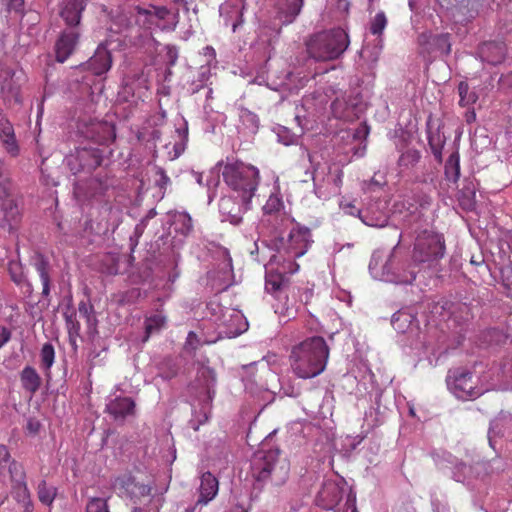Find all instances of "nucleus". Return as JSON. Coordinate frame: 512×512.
I'll list each match as a JSON object with an SVG mask.
<instances>
[{"label":"nucleus","instance_id":"47","mask_svg":"<svg viewBox=\"0 0 512 512\" xmlns=\"http://www.w3.org/2000/svg\"><path fill=\"white\" fill-rule=\"evenodd\" d=\"M17 463L11 460L10 452L4 444H0V471L8 468L11 476H13V470L16 469Z\"/></svg>","mask_w":512,"mask_h":512},{"label":"nucleus","instance_id":"25","mask_svg":"<svg viewBox=\"0 0 512 512\" xmlns=\"http://www.w3.org/2000/svg\"><path fill=\"white\" fill-rule=\"evenodd\" d=\"M33 266L37 271L42 283V296L46 299L50 296V263L49 260L41 253H37L33 258Z\"/></svg>","mask_w":512,"mask_h":512},{"label":"nucleus","instance_id":"51","mask_svg":"<svg viewBox=\"0 0 512 512\" xmlns=\"http://www.w3.org/2000/svg\"><path fill=\"white\" fill-rule=\"evenodd\" d=\"M10 193V177L4 163L0 160V196H8Z\"/></svg>","mask_w":512,"mask_h":512},{"label":"nucleus","instance_id":"53","mask_svg":"<svg viewBox=\"0 0 512 512\" xmlns=\"http://www.w3.org/2000/svg\"><path fill=\"white\" fill-rule=\"evenodd\" d=\"M431 505L433 512H452L451 507L446 499H440L438 497H431Z\"/></svg>","mask_w":512,"mask_h":512},{"label":"nucleus","instance_id":"11","mask_svg":"<svg viewBox=\"0 0 512 512\" xmlns=\"http://www.w3.org/2000/svg\"><path fill=\"white\" fill-rule=\"evenodd\" d=\"M105 412L117 423H124L127 418L136 414V403L128 396H110L107 399Z\"/></svg>","mask_w":512,"mask_h":512},{"label":"nucleus","instance_id":"29","mask_svg":"<svg viewBox=\"0 0 512 512\" xmlns=\"http://www.w3.org/2000/svg\"><path fill=\"white\" fill-rule=\"evenodd\" d=\"M225 330L223 333L228 338H234L245 332L248 328V323L244 319L243 315L239 312H232L229 319L224 320Z\"/></svg>","mask_w":512,"mask_h":512},{"label":"nucleus","instance_id":"37","mask_svg":"<svg viewBox=\"0 0 512 512\" xmlns=\"http://www.w3.org/2000/svg\"><path fill=\"white\" fill-rule=\"evenodd\" d=\"M445 177L448 181L456 183L460 177V156L458 151L453 152L447 159L444 167Z\"/></svg>","mask_w":512,"mask_h":512},{"label":"nucleus","instance_id":"1","mask_svg":"<svg viewBox=\"0 0 512 512\" xmlns=\"http://www.w3.org/2000/svg\"><path fill=\"white\" fill-rule=\"evenodd\" d=\"M312 242L310 229L300 225L292 228L287 237L275 235L269 240L268 247L275 253L266 265L265 289L278 301L290 291L287 273H293L299 267L294 260L303 256Z\"/></svg>","mask_w":512,"mask_h":512},{"label":"nucleus","instance_id":"57","mask_svg":"<svg viewBox=\"0 0 512 512\" xmlns=\"http://www.w3.org/2000/svg\"><path fill=\"white\" fill-rule=\"evenodd\" d=\"M218 173H214L212 171L209 172L208 175H206V178H205V186L208 188V190H212V189H215L218 184H219V176H218Z\"/></svg>","mask_w":512,"mask_h":512},{"label":"nucleus","instance_id":"44","mask_svg":"<svg viewBox=\"0 0 512 512\" xmlns=\"http://www.w3.org/2000/svg\"><path fill=\"white\" fill-rule=\"evenodd\" d=\"M37 494L42 504L50 506L57 495V489L53 486H48L46 481L43 480L38 484Z\"/></svg>","mask_w":512,"mask_h":512},{"label":"nucleus","instance_id":"10","mask_svg":"<svg viewBox=\"0 0 512 512\" xmlns=\"http://www.w3.org/2000/svg\"><path fill=\"white\" fill-rule=\"evenodd\" d=\"M102 163L99 150L94 148H76L64 158V165L73 175L81 172L90 173Z\"/></svg>","mask_w":512,"mask_h":512},{"label":"nucleus","instance_id":"21","mask_svg":"<svg viewBox=\"0 0 512 512\" xmlns=\"http://www.w3.org/2000/svg\"><path fill=\"white\" fill-rule=\"evenodd\" d=\"M112 66V56L106 45L100 44L94 55L87 61V68L95 75L105 74Z\"/></svg>","mask_w":512,"mask_h":512},{"label":"nucleus","instance_id":"15","mask_svg":"<svg viewBox=\"0 0 512 512\" xmlns=\"http://www.w3.org/2000/svg\"><path fill=\"white\" fill-rule=\"evenodd\" d=\"M344 481L326 480L318 492L319 505L327 510L333 509L343 497Z\"/></svg>","mask_w":512,"mask_h":512},{"label":"nucleus","instance_id":"14","mask_svg":"<svg viewBox=\"0 0 512 512\" xmlns=\"http://www.w3.org/2000/svg\"><path fill=\"white\" fill-rule=\"evenodd\" d=\"M113 485L121 496L130 498L135 504L141 498L149 496L151 492V488L148 485L137 483L131 476L118 477Z\"/></svg>","mask_w":512,"mask_h":512},{"label":"nucleus","instance_id":"28","mask_svg":"<svg viewBox=\"0 0 512 512\" xmlns=\"http://www.w3.org/2000/svg\"><path fill=\"white\" fill-rule=\"evenodd\" d=\"M78 312L86 321L88 336L94 338L98 334V319L94 306L89 300H82L78 304Z\"/></svg>","mask_w":512,"mask_h":512},{"label":"nucleus","instance_id":"61","mask_svg":"<svg viewBox=\"0 0 512 512\" xmlns=\"http://www.w3.org/2000/svg\"><path fill=\"white\" fill-rule=\"evenodd\" d=\"M463 194H464V198L462 200V204L467 209H473L474 205H475V201H474L475 191L474 190H468L467 191V195H466V192H463Z\"/></svg>","mask_w":512,"mask_h":512},{"label":"nucleus","instance_id":"33","mask_svg":"<svg viewBox=\"0 0 512 512\" xmlns=\"http://www.w3.org/2000/svg\"><path fill=\"white\" fill-rule=\"evenodd\" d=\"M172 223L174 231L184 237H187L193 231L192 218L187 212H174Z\"/></svg>","mask_w":512,"mask_h":512},{"label":"nucleus","instance_id":"38","mask_svg":"<svg viewBox=\"0 0 512 512\" xmlns=\"http://www.w3.org/2000/svg\"><path fill=\"white\" fill-rule=\"evenodd\" d=\"M8 272L11 280L17 286L27 285L31 288V284L28 282L26 275L24 273V267L20 260H10L8 263Z\"/></svg>","mask_w":512,"mask_h":512},{"label":"nucleus","instance_id":"27","mask_svg":"<svg viewBox=\"0 0 512 512\" xmlns=\"http://www.w3.org/2000/svg\"><path fill=\"white\" fill-rule=\"evenodd\" d=\"M217 493H218V480L210 472L204 473L201 477L198 503H202V505H206L217 495Z\"/></svg>","mask_w":512,"mask_h":512},{"label":"nucleus","instance_id":"5","mask_svg":"<svg viewBox=\"0 0 512 512\" xmlns=\"http://www.w3.org/2000/svg\"><path fill=\"white\" fill-rule=\"evenodd\" d=\"M224 182L237 197H243L244 203L251 202L259 182L260 172L257 167L240 160H227L221 170Z\"/></svg>","mask_w":512,"mask_h":512},{"label":"nucleus","instance_id":"39","mask_svg":"<svg viewBox=\"0 0 512 512\" xmlns=\"http://www.w3.org/2000/svg\"><path fill=\"white\" fill-rule=\"evenodd\" d=\"M331 111L337 119L349 120L353 116V107L348 104L345 98H336L331 103Z\"/></svg>","mask_w":512,"mask_h":512},{"label":"nucleus","instance_id":"7","mask_svg":"<svg viewBox=\"0 0 512 512\" xmlns=\"http://www.w3.org/2000/svg\"><path fill=\"white\" fill-rule=\"evenodd\" d=\"M280 450L273 448L258 451L251 462L253 478L258 483L268 481L279 486L286 482L289 476L290 465L285 458L280 457Z\"/></svg>","mask_w":512,"mask_h":512},{"label":"nucleus","instance_id":"4","mask_svg":"<svg viewBox=\"0 0 512 512\" xmlns=\"http://www.w3.org/2000/svg\"><path fill=\"white\" fill-rule=\"evenodd\" d=\"M398 245L399 242L394 246L385 262L374 254L369 263V271L375 279L409 285L415 281L419 266L412 259L410 261L401 260L396 253Z\"/></svg>","mask_w":512,"mask_h":512},{"label":"nucleus","instance_id":"60","mask_svg":"<svg viewBox=\"0 0 512 512\" xmlns=\"http://www.w3.org/2000/svg\"><path fill=\"white\" fill-rule=\"evenodd\" d=\"M208 79V76L206 75L205 72H202L200 74V79H199V83H195L193 82L191 85H190V88H189V91L191 94H195L197 92H199L202 88L205 87V81Z\"/></svg>","mask_w":512,"mask_h":512},{"label":"nucleus","instance_id":"52","mask_svg":"<svg viewBox=\"0 0 512 512\" xmlns=\"http://www.w3.org/2000/svg\"><path fill=\"white\" fill-rule=\"evenodd\" d=\"M5 150L7 153H9L11 156L15 157L19 154V146L16 142L15 135H10L8 137H2L0 138Z\"/></svg>","mask_w":512,"mask_h":512},{"label":"nucleus","instance_id":"50","mask_svg":"<svg viewBox=\"0 0 512 512\" xmlns=\"http://www.w3.org/2000/svg\"><path fill=\"white\" fill-rule=\"evenodd\" d=\"M434 44L436 48L442 53L448 55L451 52L450 35L448 33H442L436 35L434 38Z\"/></svg>","mask_w":512,"mask_h":512},{"label":"nucleus","instance_id":"42","mask_svg":"<svg viewBox=\"0 0 512 512\" xmlns=\"http://www.w3.org/2000/svg\"><path fill=\"white\" fill-rule=\"evenodd\" d=\"M458 94L460 97L459 105L462 107H469L473 105L478 99V95L475 91L470 90L466 81H461L458 84Z\"/></svg>","mask_w":512,"mask_h":512},{"label":"nucleus","instance_id":"18","mask_svg":"<svg viewBox=\"0 0 512 512\" xmlns=\"http://www.w3.org/2000/svg\"><path fill=\"white\" fill-rule=\"evenodd\" d=\"M85 7V0H61L60 16L68 27L77 28Z\"/></svg>","mask_w":512,"mask_h":512},{"label":"nucleus","instance_id":"17","mask_svg":"<svg viewBox=\"0 0 512 512\" xmlns=\"http://www.w3.org/2000/svg\"><path fill=\"white\" fill-rule=\"evenodd\" d=\"M283 208V200L279 193H271L266 204L263 206V212L267 222L273 223V221H280L279 225L274 224L276 231L280 226H287V224L290 223L289 217L282 211Z\"/></svg>","mask_w":512,"mask_h":512},{"label":"nucleus","instance_id":"19","mask_svg":"<svg viewBox=\"0 0 512 512\" xmlns=\"http://www.w3.org/2000/svg\"><path fill=\"white\" fill-rule=\"evenodd\" d=\"M480 59L491 65L501 64L506 57V45L501 41L482 43L477 51Z\"/></svg>","mask_w":512,"mask_h":512},{"label":"nucleus","instance_id":"8","mask_svg":"<svg viewBox=\"0 0 512 512\" xmlns=\"http://www.w3.org/2000/svg\"><path fill=\"white\" fill-rule=\"evenodd\" d=\"M447 385L451 392L461 400H474L480 397L484 390L478 386L473 374L462 368L450 370L447 376Z\"/></svg>","mask_w":512,"mask_h":512},{"label":"nucleus","instance_id":"40","mask_svg":"<svg viewBox=\"0 0 512 512\" xmlns=\"http://www.w3.org/2000/svg\"><path fill=\"white\" fill-rule=\"evenodd\" d=\"M166 324V316L161 312L151 315L145 320V338L147 341L151 334L159 332Z\"/></svg>","mask_w":512,"mask_h":512},{"label":"nucleus","instance_id":"41","mask_svg":"<svg viewBox=\"0 0 512 512\" xmlns=\"http://www.w3.org/2000/svg\"><path fill=\"white\" fill-rule=\"evenodd\" d=\"M63 317L68 335L80 336L81 326L77 319L76 311L72 307L68 306L63 312Z\"/></svg>","mask_w":512,"mask_h":512},{"label":"nucleus","instance_id":"63","mask_svg":"<svg viewBox=\"0 0 512 512\" xmlns=\"http://www.w3.org/2000/svg\"><path fill=\"white\" fill-rule=\"evenodd\" d=\"M26 428L31 434H37L41 428V423L36 418H29Z\"/></svg>","mask_w":512,"mask_h":512},{"label":"nucleus","instance_id":"49","mask_svg":"<svg viewBox=\"0 0 512 512\" xmlns=\"http://www.w3.org/2000/svg\"><path fill=\"white\" fill-rule=\"evenodd\" d=\"M86 512H110L107 500L102 498H91L86 505Z\"/></svg>","mask_w":512,"mask_h":512},{"label":"nucleus","instance_id":"64","mask_svg":"<svg viewBox=\"0 0 512 512\" xmlns=\"http://www.w3.org/2000/svg\"><path fill=\"white\" fill-rule=\"evenodd\" d=\"M198 344L199 339L197 334L193 331H190L186 339V345L189 346L191 349H196L198 347Z\"/></svg>","mask_w":512,"mask_h":512},{"label":"nucleus","instance_id":"55","mask_svg":"<svg viewBox=\"0 0 512 512\" xmlns=\"http://www.w3.org/2000/svg\"><path fill=\"white\" fill-rule=\"evenodd\" d=\"M156 176L155 184L161 189L165 190L170 183V178L167 176L165 170L161 167L156 168Z\"/></svg>","mask_w":512,"mask_h":512},{"label":"nucleus","instance_id":"36","mask_svg":"<svg viewBox=\"0 0 512 512\" xmlns=\"http://www.w3.org/2000/svg\"><path fill=\"white\" fill-rule=\"evenodd\" d=\"M55 361V350L51 343L46 342L43 344L40 351V366L44 371L45 376L51 378V368Z\"/></svg>","mask_w":512,"mask_h":512},{"label":"nucleus","instance_id":"6","mask_svg":"<svg viewBox=\"0 0 512 512\" xmlns=\"http://www.w3.org/2000/svg\"><path fill=\"white\" fill-rule=\"evenodd\" d=\"M349 36L345 30L334 28L315 33L306 41L308 55L315 61L338 59L349 46Z\"/></svg>","mask_w":512,"mask_h":512},{"label":"nucleus","instance_id":"26","mask_svg":"<svg viewBox=\"0 0 512 512\" xmlns=\"http://www.w3.org/2000/svg\"><path fill=\"white\" fill-rule=\"evenodd\" d=\"M0 212L3 215V226L7 225L9 231H12L20 220V210L15 200L8 196H1Z\"/></svg>","mask_w":512,"mask_h":512},{"label":"nucleus","instance_id":"46","mask_svg":"<svg viewBox=\"0 0 512 512\" xmlns=\"http://www.w3.org/2000/svg\"><path fill=\"white\" fill-rule=\"evenodd\" d=\"M100 270L107 275H117L119 273V259L115 255H105L101 261Z\"/></svg>","mask_w":512,"mask_h":512},{"label":"nucleus","instance_id":"13","mask_svg":"<svg viewBox=\"0 0 512 512\" xmlns=\"http://www.w3.org/2000/svg\"><path fill=\"white\" fill-rule=\"evenodd\" d=\"M250 203H244L243 197L224 196L219 201V211L225 216V220L234 225L242 221V215L250 209Z\"/></svg>","mask_w":512,"mask_h":512},{"label":"nucleus","instance_id":"3","mask_svg":"<svg viewBox=\"0 0 512 512\" xmlns=\"http://www.w3.org/2000/svg\"><path fill=\"white\" fill-rule=\"evenodd\" d=\"M330 349L321 336L309 337L294 345L289 356L292 371L299 378L310 379L326 368Z\"/></svg>","mask_w":512,"mask_h":512},{"label":"nucleus","instance_id":"48","mask_svg":"<svg viewBox=\"0 0 512 512\" xmlns=\"http://www.w3.org/2000/svg\"><path fill=\"white\" fill-rule=\"evenodd\" d=\"M387 25V18L385 13L380 11L378 12L370 23V32L373 35H381Z\"/></svg>","mask_w":512,"mask_h":512},{"label":"nucleus","instance_id":"56","mask_svg":"<svg viewBox=\"0 0 512 512\" xmlns=\"http://www.w3.org/2000/svg\"><path fill=\"white\" fill-rule=\"evenodd\" d=\"M13 134L14 130L11 123L4 118H0V138L8 137Z\"/></svg>","mask_w":512,"mask_h":512},{"label":"nucleus","instance_id":"54","mask_svg":"<svg viewBox=\"0 0 512 512\" xmlns=\"http://www.w3.org/2000/svg\"><path fill=\"white\" fill-rule=\"evenodd\" d=\"M16 499L22 505L27 504V502H32L29 489L25 483L19 485L16 491Z\"/></svg>","mask_w":512,"mask_h":512},{"label":"nucleus","instance_id":"2","mask_svg":"<svg viewBox=\"0 0 512 512\" xmlns=\"http://www.w3.org/2000/svg\"><path fill=\"white\" fill-rule=\"evenodd\" d=\"M404 225L417 233L411 256L414 263L419 268L421 266L435 267L446 252L444 236L429 229L419 230L421 228V213L417 209L405 216Z\"/></svg>","mask_w":512,"mask_h":512},{"label":"nucleus","instance_id":"58","mask_svg":"<svg viewBox=\"0 0 512 512\" xmlns=\"http://www.w3.org/2000/svg\"><path fill=\"white\" fill-rule=\"evenodd\" d=\"M166 56L169 66H174L178 59V50L175 46L168 45L166 47Z\"/></svg>","mask_w":512,"mask_h":512},{"label":"nucleus","instance_id":"31","mask_svg":"<svg viewBox=\"0 0 512 512\" xmlns=\"http://www.w3.org/2000/svg\"><path fill=\"white\" fill-rule=\"evenodd\" d=\"M215 383V371L208 366H199V368L197 369L196 387L202 388L207 394L208 398H211V393H214L213 389Z\"/></svg>","mask_w":512,"mask_h":512},{"label":"nucleus","instance_id":"22","mask_svg":"<svg viewBox=\"0 0 512 512\" xmlns=\"http://www.w3.org/2000/svg\"><path fill=\"white\" fill-rule=\"evenodd\" d=\"M391 324L399 333L417 332L419 321L410 309H402L393 314Z\"/></svg>","mask_w":512,"mask_h":512},{"label":"nucleus","instance_id":"59","mask_svg":"<svg viewBox=\"0 0 512 512\" xmlns=\"http://www.w3.org/2000/svg\"><path fill=\"white\" fill-rule=\"evenodd\" d=\"M297 296L302 304L307 305L313 296V291L308 288L298 289Z\"/></svg>","mask_w":512,"mask_h":512},{"label":"nucleus","instance_id":"30","mask_svg":"<svg viewBox=\"0 0 512 512\" xmlns=\"http://www.w3.org/2000/svg\"><path fill=\"white\" fill-rule=\"evenodd\" d=\"M22 388L34 395L41 387L42 379L36 369L32 366H25L20 373Z\"/></svg>","mask_w":512,"mask_h":512},{"label":"nucleus","instance_id":"9","mask_svg":"<svg viewBox=\"0 0 512 512\" xmlns=\"http://www.w3.org/2000/svg\"><path fill=\"white\" fill-rule=\"evenodd\" d=\"M343 170L337 166L320 168L317 166L313 173L314 192L318 198L328 199L340 193L343 183Z\"/></svg>","mask_w":512,"mask_h":512},{"label":"nucleus","instance_id":"12","mask_svg":"<svg viewBox=\"0 0 512 512\" xmlns=\"http://www.w3.org/2000/svg\"><path fill=\"white\" fill-rule=\"evenodd\" d=\"M304 0H278L277 13L271 29L275 36L281 33L282 26L293 23L300 14Z\"/></svg>","mask_w":512,"mask_h":512},{"label":"nucleus","instance_id":"62","mask_svg":"<svg viewBox=\"0 0 512 512\" xmlns=\"http://www.w3.org/2000/svg\"><path fill=\"white\" fill-rule=\"evenodd\" d=\"M12 333L9 328L0 326V349L10 341Z\"/></svg>","mask_w":512,"mask_h":512},{"label":"nucleus","instance_id":"45","mask_svg":"<svg viewBox=\"0 0 512 512\" xmlns=\"http://www.w3.org/2000/svg\"><path fill=\"white\" fill-rule=\"evenodd\" d=\"M420 158L421 154L418 150L408 149L400 155L398 165L401 168L409 169L414 167L420 161Z\"/></svg>","mask_w":512,"mask_h":512},{"label":"nucleus","instance_id":"32","mask_svg":"<svg viewBox=\"0 0 512 512\" xmlns=\"http://www.w3.org/2000/svg\"><path fill=\"white\" fill-rule=\"evenodd\" d=\"M238 117L240 121L239 129L244 133L255 134L259 128V117L247 108L240 107L238 109Z\"/></svg>","mask_w":512,"mask_h":512},{"label":"nucleus","instance_id":"43","mask_svg":"<svg viewBox=\"0 0 512 512\" xmlns=\"http://www.w3.org/2000/svg\"><path fill=\"white\" fill-rule=\"evenodd\" d=\"M473 469L464 462H457L452 470V478L460 483L469 484Z\"/></svg>","mask_w":512,"mask_h":512},{"label":"nucleus","instance_id":"24","mask_svg":"<svg viewBox=\"0 0 512 512\" xmlns=\"http://www.w3.org/2000/svg\"><path fill=\"white\" fill-rule=\"evenodd\" d=\"M87 137L99 144L109 143L116 138L115 127L106 121L93 122L87 132Z\"/></svg>","mask_w":512,"mask_h":512},{"label":"nucleus","instance_id":"34","mask_svg":"<svg viewBox=\"0 0 512 512\" xmlns=\"http://www.w3.org/2000/svg\"><path fill=\"white\" fill-rule=\"evenodd\" d=\"M289 292L292 294L293 300L290 301L287 292L283 294L281 301H279V303L276 305V312H279L283 316L291 319L296 317L300 305H298L297 301L295 300L296 293L294 289Z\"/></svg>","mask_w":512,"mask_h":512},{"label":"nucleus","instance_id":"35","mask_svg":"<svg viewBox=\"0 0 512 512\" xmlns=\"http://www.w3.org/2000/svg\"><path fill=\"white\" fill-rule=\"evenodd\" d=\"M446 141L445 135L437 128L435 131H432L428 126V144L434 155L435 159L438 162L442 161V150Z\"/></svg>","mask_w":512,"mask_h":512},{"label":"nucleus","instance_id":"16","mask_svg":"<svg viewBox=\"0 0 512 512\" xmlns=\"http://www.w3.org/2000/svg\"><path fill=\"white\" fill-rule=\"evenodd\" d=\"M80 32L77 28L69 27L62 31L55 44L56 60L65 62L74 52L78 43Z\"/></svg>","mask_w":512,"mask_h":512},{"label":"nucleus","instance_id":"23","mask_svg":"<svg viewBox=\"0 0 512 512\" xmlns=\"http://www.w3.org/2000/svg\"><path fill=\"white\" fill-rule=\"evenodd\" d=\"M381 203L376 202L363 210H357L358 217L362 222L371 227H384L388 223L387 213L380 207Z\"/></svg>","mask_w":512,"mask_h":512},{"label":"nucleus","instance_id":"20","mask_svg":"<svg viewBox=\"0 0 512 512\" xmlns=\"http://www.w3.org/2000/svg\"><path fill=\"white\" fill-rule=\"evenodd\" d=\"M447 305L449 312L448 325L449 327L459 328V333H461L473 317L471 308L466 303L461 302Z\"/></svg>","mask_w":512,"mask_h":512}]
</instances>
